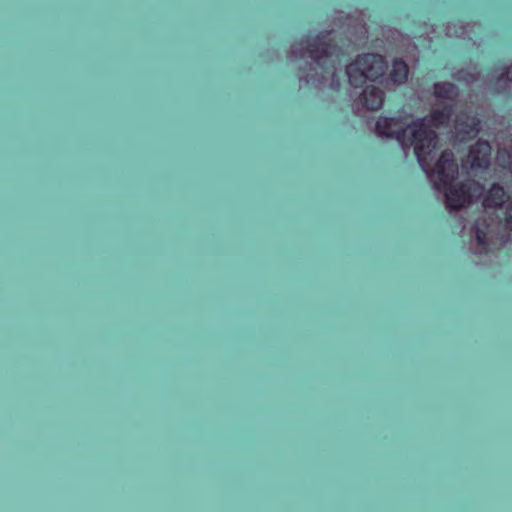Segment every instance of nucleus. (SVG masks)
Masks as SVG:
<instances>
[{
  "mask_svg": "<svg viewBox=\"0 0 512 512\" xmlns=\"http://www.w3.org/2000/svg\"><path fill=\"white\" fill-rule=\"evenodd\" d=\"M481 122L470 110L460 111L455 118V130L460 142H468L480 132Z\"/></svg>",
  "mask_w": 512,
  "mask_h": 512,
  "instance_id": "4",
  "label": "nucleus"
},
{
  "mask_svg": "<svg viewBox=\"0 0 512 512\" xmlns=\"http://www.w3.org/2000/svg\"><path fill=\"white\" fill-rule=\"evenodd\" d=\"M434 95L439 99L453 100L458 95V89L451 82L437 83L434 85Z\"/></svg>",
  "mask_w": 512,
  "mask_h": 512,
  "instance_id": "11",
  "label": "nucleus"
},
{
  "mask_svg": "<svg viewBox=\"0 0 512 512\" xmlns=\"http://www.w3.org/2000/svg\"><path fill=\"white\" fill-rule=\"evenodd\" d=\"M409 75V67L401 58L394 59L392 68L388 74V81L394 85L404 84Z\"/></svg>",
  "mask_w": 512,
  "mask_h": 512,
  "instance_id": "8",
  "label": "nucleus"
},
{
  "mask_svg": "<svg viewBox=\"0 0 512 512\" xmlns=\"http://www.w3.org/2000/svg\"><path fill=\"white\" fill-rule=\"evenodd\" d=\"M387 61L384 56L376 53L359 55L346 66L349 84L355 88L362 86L367 80L378 81L386 73Z\"/></svg>",
  "mask_w": 512,
  "mask_h": 512,
  "instance_id": "3",
  "label": "nucleus"
},
{
  "mask_svg": "<svg viewBox=\"0 0 512 512\" xmlns=\"http://www.w3.org/2000/svg\"><path fill=\"white\" fill-rule=\"evenodd\" d=\"M331 31H325L316 37L303 36L292 45L295 58L308 56L312 62L299 71V80L305 85L318 87L329 80L339 86L337 65L340 63L341 48L331 39Z\"/></svg>",
  "mask_w": 512,
  "mask_h": 512,
  "instance_id": "2",
  "label": "nucleus"
},
{
  "mask_svg": "<svg viewBox=\"0 0 512 512\" xmlns=\"http://www.w3.org/2000/svg\"><path fill=\"white\" fill-rule=\"evenodd\" d=\"M502 225L504 229L507 231L505 237V241H508L510 238V232H512V199L508 202L506 206V211L504 213V217L502 220Z\"/></svg>",
  "mask_w": 512,
  "mask_h": 512,
  "instance_id": "12",
  "label": "nucleus"
},
{
  "mask_svg": "<svg viewBox=\"0 0 512 512\" xmlns=\"http://www.w3.org/2000/svg\"><path fill=\"white\" fill-rule=\"evenodd\" d=\"M491 145L486 140H478L471 148L468 159L472 169H487L491 160Z\"/></svg>",
  "mask_w": 512,
  "mask_h": 512,
  "instance_id": "5",
  "label": "nucleus"
},
{
  "mask_svg": "<svg viewBox=\"0 0 512 512\" xmlns=\"http://www.w3.org/2000/svg\"><path fill=\"white\" fill-rule=\"evenodd\" d=\"M509 196L505 189L498 183H493L483 199V206L486 208H500L507 202Z\"/></svg>",
  "mask_w": 512,
  "mask_h": 512,
  "instance_id": "7",
  "label": "nucleus"
},
{
  "mask_svg": "<svg viewBox=\"0 0 512 512\" xmlns=\"http://www.w3.org/2000/svg\"><path fill=\"white\" fill-rule=\"evenodd\" d=\"M384 97V92L380 88L374 85H368L364 88L360 96V101L363 108L373 111L382 107Z\"/></svg>",
  "mask_w": 512,
  "mask_h": 512,
  "instance_id": "6",
  "label": "nucleus"
},
{
  "mask_svg": "<svg viewBox=\"0 0 512 512\" xmlns=\"http://www.w3.org/2000/svg\"><path fill=\"white\" fill-rule=\"evenodd\" d=\"M410 127L412 130L407 139V128L403 126L400 117H379L375 125L377 135L395 139L403 148L408 144L414 145L415 156L422 171L437 191L444 192L446 205L450 210H459L482 195L484 187L474 179L452 185L458 176L459 167L451 150H444L432 168L439 137L434 130L426 127L423 118L413 121Z\"/></svg>",
  "mask_w": 512,
  "mask_h": 512,
  "instance_id": "1",
  "label": "nucleus"
},
{
  "mask_svg": "<svg viewBox=\"0 0 512 512\" xmlns=\"http://www.w3.org/2000/svg\"><path fill=\"white\" fill-rule=\"evenodd\" d=\"M498 81H507V82H511L512 83V64L509 65L505 72H503L499 78H498Z\"/></svg>",
  "mask_w": 512,
  "mask_h": 512,
  "instance_id": "13",
  "label": "nucleus"
},
{
  "mask_svg": "<svg viewBox=\"0 0 512 512\" xmlns=\"http://www.w3.org/2000/svg\"><path fill=\"white\" fill-rule=\"evenodd\" d=\"M491 218L479 217L475 222V236L479 246L486 248Z\"/></svg>",
  "mask_w": 512,
  "mask_h": 512,
  "instance_id": "10",
  "label": "nucleus"
},
{
  "mask_svg": "<svg viewBox=\"0 0 512 512\" xmlns=\"http://www.w3.org/2000/svg\"><path fill=\"white\" fill-rule=\"evenodd\" d=\"M453 115V106L444 105L440 109H433L430 113V124L435 128L445 127L449 124Z\"/></svg>",
  "mask_w": 512,
  "mask_h": 512,
  "instance_id": "9",
  "label": "nucleus"
}]
</instances>
